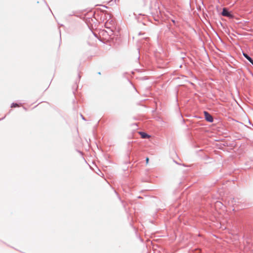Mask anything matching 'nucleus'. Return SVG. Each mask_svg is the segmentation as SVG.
<instances>
[{
  "instance_id": "nucleus-5",
  "label": "nucleus",
  "mask_w": 253,
  "mask_h": 253,
  "mask_svg": "<svg viewBox=\"0 0 253 253\" xmlns=\"http://www.w3.org/2000/svg\"><path fill=\"white\" fill-rule=\"evenodd\" d=\"M19 105L18 104H17V103H12L11 104V107L14 108V107H19Z\"/></svg>"
},
{
  "instance_id": "nucleus-3",
  "label": "nucleus",
  "mask_w": 253,
  "mask_h": 253,
  "mask_svg": "<svg viewBox=\"0 0 253 253\" xmlns=\"http://www.w3.org/2000/svg\"><path fill=\"white\" fill-rule=\"evenodd\" d=\"M139 133L141 135V137L143 138H146L149 137V136L147 134H146L144 132H139Z\"/></svg>"
},
{
  "instance_id": "nucleus-2",
  "label": "nucleus",
  "mask_w": 253,
  "mask_h": 253,
  "mask_svg": "<svg viewBox=\"0 0 253 253\" xmlns=\"http://www.w3.org/2000/svg\"><path fill=\"white\" fill-rule=\"evenodd\" d=\"M222 15L224 16H226L229 18L232 17V15L225 8L223 9Z\"/></svg>"
},
{
  "instance_id": "nucleus-1",
  "label": "nucleus",
  "mask_w": 253,
  "mask_h": 253,
  "mask_svg": "<svg viewBox=\"0 0 253 253\" xmlns=\"http://www.w3.org/2000/svg\"><path fill=\"white\" fill-rule=\"evenodd\" d=\"M204 113L205 119L208 122H213V118L209 113L205 111Z\"/></svg>"
},
{
  "instance_id": "nucleus-4",
  "label": "nucleus",
  "mask_w": 253,
  "mask_h": 253,
  "mask_svg": "<svg viewBox=\"0 0 253 253\" xmlns=\"http://www.w3.org/2000/svg\"><path fill=\"white\" fill-rule=\"evenodd\" d=\"M243 55L245 58H246L251 63L253 62V59L249 56L246 53H244Z\"/></svg>"
},
{
  "instance_id": "nucleus-6",
  "label": "nucleus",
  "mask_w": 253,
  "mask_h": 253,
  "mask_svg": "<svg viewBox=\"0 0 253 253\" xmlns=\"http://www.w3.org/2000/svg\"><path fill=\"white\" fill-rule=\"evenodd\" d=\"M149 161V159L148 157H147L146 159V164H148Z\"/></svg>"
}]
</instances>
